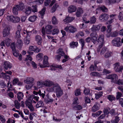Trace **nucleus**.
Listing matches in <instances>:
<instances>
[{"instance_id": "49", "label": "nucleus", "mask_w": 123, "mask_h": 123, "mask_svg": "<svg viewBox=\"0 0 123 123\" xmlns=\"http://www.w3.org/2000/svg\"><path fill=\"white\" fill-rule=\"evenodd\" d=\"M102 94L103 92H99L97 94H95V98L96 99H98L102 96Z\"/></svg>"}, {"instance_id": "62", "label": "nucleus", "mask_w": 123, "mask_h": 123, "mask_svg": "<svg viewBox=\"0 0 123 123\" xmlns=\"http://www.w3.org/2000/svg\"><path fill=\"white\" fill-rule=\"evenodd\" d=\"M119 120L120 119L119 117L117 116H116L115 117V120H112L111 121V122L113 123H117L118 122Z\"/></svg>"}, {"instance_id": "53", "label": "nucleus", "mask_w": 123, "mask_h": 123, "mask_svg": "<svg viewBox=\"0 0 123 123\" xmlns=\"http://www.w3.org/2000/svg\"><path fill=\"white\" fill-rule=\"evenodd\" d=\"M20 32L18 31H17L16 32L15 35V38L18 39L20 38Z\"/></svg>"}, {"instance_id": "45", "label": "nucleus", "mask_w": 123, "mask_h": 123, "mask_svg": "<svg viewBox=\"0 0 123 123\" xmlns=\"http://www.w3.org/2000/svg\"><path fill=\"white\" fill-rule=\"evenodd\" d=\"M16 6L13 8L12 12L14 15H17L18 13V9H17Z\"/></svg>"}, {"instance_id": "29", "label": "nucleus", "mask_w": 123, "mask_h": 123, "mask_svg": "<svg viewBox=\"0 0 123 123\" xmlns=\"http://www.w3.org/2000/svg\"><path fill=\"white\" fill-rule=\"evenodd\" d=\"M100 28V26L99 25H93L91 28L92 31H97L99 30Z\"/></svg>"}, {"instance_id": "54", "label": "nucleus", "mask_w": 123, "mask_h": 123, "mask_svg": "<svg viewBox=\"0 0 123 123\" xmlns=\"http://www.w3.org/2000/svg\"><path fill=\"white\" fill-rule=\"evenodd\" d=\"M96 21V18L94 16H93L91 18L90 20L91 24H94Z\"/></svg>"}, {"instance_id": "9", "label": "nucleus", "mask_w": 123, "mask_h": 123, "mask_svg": "<svg viewBox=\"0 0 123 123\" xmlns=\"http://www.w3.org/2000/svg\"><path fill=\"white\" fill-rule=\"evenodd\" d=\"M60 87V86L57 83L54 84L53 83V85L51 87L49 88V91L51 92H55L56 91H57Z\"/></svg>"}, {"instance_id": "48", "label": "nucleus", "mask_w": 123, "mask_h": 123, "mask_svg": "<svg viewBox=\"0 0 123 123\" xmlns=\"http://www.w3.org/2000/svg\"><path fill=\"white\" fill-rule=\"evenodd\" d=\"M44 82L43 81H39L37 82V87L38 88H40L42 87L44 85Z\"/></svg>"}, {"instance_id": "10", "label": "nucleus", "mask_w": 123, "mask_h": 123, "mask_svg": "<svg viewBox=\"0 0 123 123\" xmlns=\"http://www.w3.org/2000/svg\"><path fill=\"white\" fill-rule=\"evenodd\" d=\"M32 101L29 99L26 100L25 102V104L26 106L31 111H33L34 110V108L32 105Z\"/></svg>"}, {"instance_id": "64", "label": "nucleus", "mask_w": 123, "mask_h": 123, "mask_svg": "<svg viewBox=\"0 0 123 123\" xmlns=\"http://www.w3.org/2000/svg\"><path fill=\"white\" fill-rule=\"evenodd\" d=\"M115 83L119 85H123V80L119 79Z\"/></svg>"}, {"instance_id": "4", "label": "nucleus", "mask_w": 123, "mask_h": 123, "mask_svg": "<svg viewBox=\"0 0 123 123\" xmlns=\"http://www.w3.org/2000/svg\"><path fill=\"white\" fill-rule=\"evenodd\" d=\"M33 93L37 96H34L33 98V99L37 101H38L39 98V97L38 96V95L40 96L41 97H42L43 98H44L45 96V94L43 93H42L40 90L38 92L34 91Z\"/></svg>"}, {"instance_id": "28", "label": "nucleus", "mask_w": 123, "mask_h": 123, "mask_svg": "<svg viewBox=\"0 0 123 123\" xmlns=\"http://www.w3.org/2000/svg\"><path fill=\"white\" fill-rule=\"evenodd\" d=\"M70 47L71 48L77 47L78 46V43L77 42L73 41L71 42L69 44Z\"/></svg>"}, {"instance_id": "13", "label": "nucleus", "mask_w": 123, "mask_h": 123, "mask_svg": "<svg viewBox=\"0 0 123 123\" xmlns=\"http://www.w3.org/2000/svg\"><path fill=\"white\" fill-rule=\"evenodd\" d=\"M114 68L116 69V71L118 72H121L123 69V66H120L119 63H116L114 64Z\"/></svg>"}, {"instance_id": "44", "label": "nucleus", "mask_w": 123, "mask_h": 123, "mask_svg": "<svg viewBox=\"0 0 123 123\" xmlns=\"http://www.w3.org/2000/svg\"><path fill=\"white\" fill-rule=\"evenodd\" d=\"M37 6L36 5L34 6H32L31 7V10L32 12H37Z\"/></svg>"}, {"instance_id": "58", "label": "nucleus", "mask_w": 123, "mask_h": 123, "mask_svg": "<svg viewBox=\"0 0 123 123\" xmlns=\"http://www.w3.org/2000/svg\"><path fill=\"white\" fill-rule=\"evenodd\" d=\"M47 97L48 98L46 99L45 100V101L47 103L49 104L50 103H51L53 101V100L52 98H50L48 96H47Z\"/></svg>"}, {"instance_id": "59", "label": "nucleus", "mask_w": 123, "mask_h": 123, "mask_svg": "<svg viewBox=\"0 0 123 123\" xmlns=\"http://www.w3.org/2000/svg\"><path fill=\"white\" fill-rule=\"evenodd\" d=\"M13 23L18 22L20 21V18L17 16L13 17Z\"/></svg>"}, {"instance_id": "3", "label": "nucleus", "mask_w": 123, "mask_h": 123, "mask_svg": "<svg viewBox=\"0 0 123 123\" xmlns=\"http://www.w3.org/2000/svg\"><path fill=\"white\" fill-rule=\"evenodd\" d=\"M98 43L99 45L98 49V51L99 52L105 43L103 35H99L98 39Z\"/></svg>"}, {"instance_id": "30", "label": "nucleus", "mask_w": 123, "mask_h": 123, "mask_svg": "<svg viewBox=\"0 0 123 123\" xmlns=\"http://www.w3.org/2000/svg\"><path fill=\"white\" fill-rule=\"evenodd\" d=\"M18 100L20 101L21 99H23L24 95L23 92H19L17 94Z\"/></svg>"}, {"instance_id": "37", "label": "nucleus", "mask_w": 123, "mask_h": 123, "mask_svg": "<svg viewBox=\"0 0 123 123\" xmlns=\"http://www.w3.org/2000/svg\"><path fill=\"white\" fill-rule=\"evenodd\" d=\"M112 54V53L111 51H106L105 54V57L106 58H108L110 57Z\"/></svg>"}, {"instance_id": "55", "label": "nucleus", "mask_w": 123, "mask_h": 123, "mask_svg": "<svg viewBox=\"0 0 123 123\" xmlns=\"http://www.w3.org/2000/svg\"><path fill=\"white\" fill-rule=\"evenodd\" d=\"M81 92L80 89H76L75 91V95L76 96H78L80 95Z\"/></svg>"}, {"instance_id": "15", "label": "nucleus", "mask_w": 123, "mask_h": 123, "mask_svg": "<svg viewBox=\"0 0 123 123\" xmlns=\"http://www.w3.org/2000/svg\"><path fill=\"white\" fill-rule=\"evenodd\" d=\"M10 29L9 28H5L3 30V37H5L8 36L10 34Z\"/></svg>"}, {"instance_id": "23", "label": "nucleus", "mask_w": 123, "mask_h": 123, "mask_svg": "<svg viewBox=\"0 0 123 123\" xmlns=\"http://www.w3.org/2000/svg\"><path fill=\"white\" fill-rule=\"evenodd\" d=\"M16 6L19 10H22L25 8L24 3L22 2H20L19 4L16 5Z\"/></svg>"}, {"instance_id": "61", "label": "nucleus", "mask_w": 123, "mask_h": 123, "mask_svg": "<svg viewBox=\"0 0 123 123\" xmlns=\"http://www.w3.org/2000/svg\"><path fill=\"white\" fill-rule=\"evenodd\" d=\"M108 99L111 101L115 100V97L112 95H109L108 97Z\"/></svg>"}, {"instance_id": "24", "label": "nucleus", "mask_w": 123, "mask_h": 123, "mask_svg": "<svg viewBox=\"0 0 123 123\" xmlns=\"http://www.w3.org/2000/svg\"><path fill=\"white\" fill-rule=\"evenodd\" d=\"M55 92L56 93V96L58 98L61 96L63 94V90L61 89V87L56 91Z\"/></svg>"}, {"instance_id": "2", "label": "nucleus", "mask_w": 123, "mask_h": 123, "mask_svg": "<svg viewBox=\"0 0 123 123\" xmlns=\"http://www.w3.org/2000/svg\"><path fill=\"white\" fill-rule=\"evenodd\" d=\"M53 27L52 25H48L46 26L45 28L44 27H43L42 29V36L45 37L46 32L47 34H50L52 32V29Z\"/></svg>"}, {"instance_id": "7", "label": "nucleus", "mask_w": 123, "mask_h": 123, "mask_svg": "<svg viewBox=\"0 0 123 123\" xmlns=\"http://www.w3.org/2000/svg\"><path fill=\"white\" fill-rule=\"evenodd\" d=\"M10 46L14 55L16 57L18 55V51L16 49V44L15 42L12 43L10 45Z\"/></svg>"}, {"instance_id": "34", "label": "nucleus", "mask_w": 123, "mask_h": 123, "mask_svg": "<svg viewBox=\"0 0 123 123\" xmlns=\"http://www.w3.org/2000/svg\"><path fill=\"white\" fill-rule=\"evenodd\" d=\"M44 105L43 102L42 101H38L37 104L36 105V107L38 108L40 107H42Z\"/></svg>"}, {"instance_id": "26", "label": "nucleus", "mask_w": 123, "mask_h": 123, "mask_svg": "<svg viewBox=\"0 0 123 123\" xmlns=\"http://www.w3.org/2000/svg\"><path fill=\"white\" fill-rule=\"evenodd\" d=\"M34 79L32 78H28L26 80H25V82L27 84H32L34 82Z\"/></svg>"}, {"instance_id": "38", "label": "nucleus", "mask_w": 123, "mask_h": 123, "mask_svg": "<svg viewBox=\"0 0 123 123\" xmlns=\"http://www.w3.org/2000/svg\"><path fill=\"white\" fill-rule=\"evenodd\" d=\"M52 24L54 25L57 24L58 22V21L55 16H53L52 17Z\"/></svg>"}, {"instance_id": "40", "label": "nucleus", "mask_w": 123, "mask_h": 123, "mask_svg": "<svg viewBox=\"0 0 123 123\" xmlns=\"http://www.w3.org/2000/svg\"><path fill=\"white\" fill-rule=\"evenodd\" d=\"M76 29L73 26H69V30L68 32L74 33L76 31Z\"/></svg>"}, {"instance_id": "47", "label": "nucleus", "mask_w": 123, "mask_h": 123, "mask_svg": "<svg viewBox=\"0 0 123 123\" xmlns=\"http://www.w3.org/2000/svg\"><path fill=\"white\" fill-rule=\"evenodd\" d=\"M59 32V29L57 28H55L53 30H52V34L53 35H55V34H57Z\"/></svg>"}, {"instance_id": "50", "label": "nucleus", "mask_w": 123, "mask_h": 123, "mask_svg": "<svg viewBox=\"0 0 123 123\" xmlns=\"http://www.w3.org/2000/svg\"><path fill=\"white\" fill-rule=\"evenodd\" d=\"M13 17L12 15H8L7 17V19L8 21L13 22Z\"/></svg>"}, {"instance_id": "19", "label": "nucleus", "mask_w": 123, "mask_h": 123, "mask_svg": "<svg viewBox=\"0 0 123 123\" xmlns=\"http://www.w3.org/2000/svg\"><path fill=\"white\" fill-rule=\"evenodd\" d=\"M77 8L75 6L73 5H71L68 7V11L69 13H71L75 12Z\"/></svg>"}, {"instance_id": "51", "label": "nucleus", "mask_w": 123, "mask_h": 123, "mask_svg": "<svg viewBox=\"0 0 123 123\" xmlns=\"http://www.w3.org/2000/svg\"><path fill=\"white\" fill-rule=\"evenodd\" d=\"M102 112V111H98L95 113H92V116L95 117H98L101 114Z\"/></svg>"}, {"instance_id": "17", "label": "nucleus", "mask_w": 123, "mask_h": 123, "mask_svg": "<svg viewBox=\"0 0 123 123\" xmlns=\"http://www.w3.org/2000/svg\"><path fill=\"white\" fill-rule=\"evenodd\" d=\"M10 75L6 74V73H4L3 72H2L0 74V78H3L4 79L9 80H10Z\"/></svg>"}, {"instance_id": "41", "label": "nucleus", "mask_w": 123, "mask_h": 123, "mask_svg": "<svg viewBox=\"0 0 123 123\" xmlns=\"http://www.w3.org/2000/svg\"><path fill=\"white\" fill-rule=\"evenodd\" d=\"M73 102L72 105L79 104V102L78 100V97H76L74 98L73 100Z\"/></svg>"}, {"instance_id": "11", "label": "nucleus", "mask_w": 123, "mask_h": 123, "mask_svg": "<svg viewBox=\"0 0 123 123\" xmlns=\"http://www.w3.org/2000/svg\"><path fill=\"white\" fill-rule=\"evenodd\" d=\"M3 66L4 70L10 69L12 67V64L7 61L4 62Z\"/></svg>"}, {"instance_id": "14", "label": "nucleus", "mask_w": 123, "mask_h": 123, "mask_svg": "<svg viewBox=\"0 0 123 123\" xmlns=\"http://www.w3.org/2000/svg\"><path fill=\"white\" fill-rule=\"evenodd\" d=\"M83 9L80 7H78L75 14L77 17H79L81 16V15L83 13Z\"/></svg>"}, {"instance_id": "43", "label": "nucleus", "mask_w": 123, "mask_h": 123, "mask_svg": "<svg viewBox=\"0 0 123 123\" xmlns=\"http://www.w3.org/2000/svg\"><path fill=\"white\" fill-rule=\"evenodd\" d=\"M46 10L45 7H43L42 9L39 12V13L41 16V18H43V16L45 14V12Z\"/></svg>"}, {"instance_id": "57", "label": "nucleus", "mask_w": 123, "mask_h": 123, "mask_svg": "<svg viewBox=\"0 0 123 123\" xmlns=\"http://www.w3.org/2000/svg\"><path fill=\"white\" fill-rule=\"evenodd\" d=\"M15 105L17 109H18L20 106L19 103L17 100H15L14 101Z\"/></svg>"}, {"instance_id": "35", "label": "nucleus", "mask_w": 123, "mask_h": 123, "mask_svg": "<svg viewBox=\"0 0 123 123\" xmlns=\"http://www.w3.org/2000/svg\"><path fill=\"white\" fill-rule=\"evenodd\" d=\"M90 74L93 76H97L98 77H100L101 74L97 72H91Z\"/></svg>"}, {"instance_id": "8", "label": "nucleus", "mask_w": 123, "mask_h": 123, "mask_svg": "<svg viewBox=\"0 0 123 123\" xmlns=\"http://www.w3.org/2000/svg\"><path fill=\"white\" fill-rule=\"evenodd\" d=\"M90 35L91 41L94 44H96L98 43L97 35L96 33H92Z\"/></svg>"}, {"instance_id": "12", "label": "nucleus", "mask_w": 123, "mask_h": 123, "mask_svg": "<svg viewBox=\"0 0 123 123\" xmlns=\"http://www.w3.org/2000/svg\"><path fill=\"white\" fill-rule=\"evenodd\" d=\"M109 15L106 14H102L99 17V19L101 22L106 21L109 17Z\"/></svg>"}, {"instance_id": "46", "label": "nucleus", "mask_w": 123, "mask_h": 123, "mask_svg": "<svg viewBox=\"0 0 123 123\" xmlns=\"http://www.w3.org/2000/svg\"><path fill=\"white\" fill-rule=\"evenodd\" d=\"M31 12V7H28L26 9L25 12L28 15Z\"/></svg>"}, {"instance_id": "60", "label": "nucleus", "mask_w": 123, "mask_h": 123, "mask_svg": "<svg viewBox=\"0 0 123 123\" xmlns=\"http://www.w3.org/2000/svg\"><path fill=\"white\" fill-rule=\"evenodd\" d=\"M118 18L120 20H123V12H120L118 16Z\"/></svg>"}, {"instance_id": "63", "label": "nucleus", "mask_w": 123, "mask_h": 123, "mask_svg": "<svg viewBox=\"0 0 123 123\" xmlns=\"http://www.w3.org/2000/svg\"><path fill=\"white\" fill-rule=\"evenodd\" d=\"M90 92V90L89 89L85 88V89L84 91V93L86 95H88L90 94L89 92Z\"/></svg>"}, {"instance_id": "22", "label": "nucleus", "mask_w": 123, "mask_h": 123, "mask_svg": "<svg viewBox=\"0 0 123 123\" xmlns=\"http://www.w3.org/2000/svg\"><path fill=\"white\" fill-rule=\"evenodd\" d=\"M23 45L21 39H18L16 45L18 48L21 49Z\"/></svg>"}, {"instance_id": "31", "label": "nucleus", "mask_w": 123, "mask_h": 123, "mask_svg": "<svg viewBox=\"0 0 123 123\" xmlns=\"http://www.w3.org/2000/svg\"><path fill=\"white\" fill-rule=\"evenodd\" d=\"M59 7L58 5L57 4H54L52 7L51 12L52 13L54 12L56 10L57 8Z\"/></svg>"}, {"instance_id": "36", "label": "nucleus", "mask_w": 123, "mask_h": 123, "mask_svg": "<svg viewBox=\"0 0 123 123\" xmlns=\"http://www.w3.org/2000/svg\"><path fill=\"white\" fill-rule=\"evenodd\" d=\"M44 83V85L46 86H51L53 85V83L51 81L49 80H46Z\"/></svg>"}, {"instance_id": "16", "label": "nucleus", "mask_w": 123, "mask_h": 123, "mask_svg": "<svg viewBox=\"0 0 123 123\" xmlns=\"http://www.w3.org/2000/svg\"><path fill=\"white\" fill-rule=\"evenodd\" d=\"M29 50L30 51H34L35 52L38 53L40 51V49L37 48L36 46H30Z\"/></svg>"}, {"instance_id": "27", "label": "nucleus", "mask_w": 123, "mask_h": 123, "mask_svg": "<svg viewBox=\"0 0 123 123\" xmlns=\"http://www.w3.org/2000/svg\"><path fill=\"white\" fill-rule=\"evenodd\" d=\"M74 18H75L73 17H70L68 16L66 18L63 20V21L67 22H70L74 19Z\"/></svg>"}, {"instance_id": "25", "label": "nucleus", "mask_w": 123, "mask_h": 123, "mask_svg": "<svg viewBox=\"0 0 123 123\" xmlns=\"http://www.w3.org/2000/svg\"><path fill=\"white\" fill-rule=\"evenodd\" d=\"M100 10L103 12H106L108 11V9L104 6H99L97 10Z\"/></svg>"}, {"instance_id": "52", "label": "nucleus", "mask_w": 123, "mask_h": 123, "mask_svg": "<svg viewBox=\"0 0 123 123\" xmlns=\"http://www.w3.org/2000/svg\"><path fill=\"white\" fill-rule=\"evenodd\" d=\"M11 43V40L9 38H7L5 40V43L7 46H9Z\"/></svg>"}, {"instance_id": "33", "label": "nucleus", "mask_w": 123, "mask_h": 123, "mask_svg": "<svg viewBox=\"0 0 123 123\" xmlns=\"http://www.w3.org/2000/svg\"><path fill=\"white\" fill-rule=\"evenodd\" d=\"M43 56V55L42 53H39L36 56L37 59V60L40 61L42 59Z\"/></svg>"}, {"instance_id": "21", "label": "nucleus", "mask_w": 123, "mask_h": 123, "mask_svg": "<svg viewBox=\"0 0 123 123\" xmlns=\"http://www.w3.org/2000/svg\"><path fill=\"white\" fill-rule=\"evenodd\" d=\"M36 41L37 42L39 45H41L42 42V38L39 35H37L35 37Z\"/></svg>"}, {"instance_id": "56", "label": "nucleus", "mask_w": 123, "mask_h": 123, "mask_svg": "<svg viewBox=\"0 0 123 123\" xmlns=\"http://www.w3.org/2000/svg\"><path fill=\"white\" fill-rule=\"evenodd\" d=\"M110 108H105L103 110L104 114L105 115H108L110 113Z\"/></svg>"}, {"instance_id": "18", "label": "nucleus", "mask_w": 123, "mask_h": 123, "mask_svg": "<svg viewBox=\"0 0 123 123\" xmlns=\"http://www.w3.org/2000/svg\"><path fill=\"white\" fill-rule=\"evenodd\" d=\"M100 106L99 104L96 103L92 107V111L95 112L98 110L99 109V107Z\"/></svg>"}, {"instance_id": "1", "label": "nucleus", "mask_w": 123, "mask_h": 123, "mask_svg": "<svg viewBox=\"0 0 123 123\" xmlns=\"http://www.w3.org/2000/svg\"><path fill=\"white\" fill-rule=\"evenodd\" d=\"M48 57L46 55H45L44 56L43 61V64H41V63H39V65L41 68H44L46 67H49V66L51 68V70H55V69L53 67L54 66L51 65H49V63L48 62Z\"/></svg>"}, {"instance_id": "39", "label": "nucleus", "mask_w": 123, "mask_h": 123, "mask_svg": "<svg viewBox=\"0 0 123 123\" xmlns=\"http://www.w3.org/2000/svg\"><path fill=\"white\" fill-rule=\"evenodd\" d=\"M57 53L62 56H64L65 53L63 50L62 49L60 48L57 51Z\"/></svg>"}, {"instance_id": "32", "label": "nucleus", "mask_w": 123, "mask_h": 123, "mask_svg": "<svg viewBox=\"0 0 123 123\" xmlns=\"http://www.w3.org/2000/svg\"><path fill=\"white\" fill-rule=\"evenodd\" d=\"M37 16L36 15H33L31 16L28 19L29 21L31 22H33L35 21L36 20Z\"/></svg>"}, {"instance_id": "42", "label": "nucleus", "mask_w": 123, "mask_h": 123, "mask_svg": "<svg viewBox=\"0 0 123 123\" xmlns=\"http://www.w3.org/2000/svg\"><path fill=\"white\" fill-rule=\"evenodd\" d=\"M79 42L81 46V50H82L83 49L85 45V40L82 38L80 39Z\"/></svg>"}, {"instance_id": "20", "label": "nucleus", "mask_w": 123, "mask_h": 123, "mask_svg": "<svg viewBox=\"0 0 123 123\" xmlns=\"http://www.w3.org/2000/svg\"><path fill=\"white\" fill-rule=\"evenodd\" d=\"M72 106L73 109L74 110H81L82 109V106L78 104L72 105Z\"/></svg>"}, {"instance_id": "6", "label": "nucleus", "mask_w": 123, "mask_h": 123, "mask_svg": "<svg viewBox=\"0 0 123 123\" xmlns=\"http://www.w3.org/2000/svg\"><path fill=\"white\" fill-rule=\"evenodd\" d=\"M106 78L111 80V82L115 83L118 79V76L116 74H110L107 76Z\"/></svg>"}, {"instance_id": "5", "label": "nucleus", "mask_w": 123, "mask_h": 123, "mask_svg": "<svg viewBox=\"0 0 123 123\" xmlns=\"http://www.w3.org/2000/svg\"><path fill=\"white\" fill-rule=\"evenodd\" d=\"M112 44L115 46L120 47L122 45L121 42V38L118 37L115 38L112 41Z\"/></svg>"}]
</instances>
